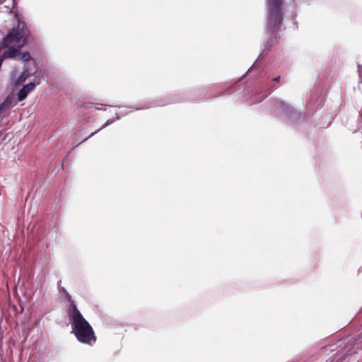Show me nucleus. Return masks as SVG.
Masks as SVG:
<instances>
[{
    "instance_id": "obj_1",
    "label": "nucleus",
    "mask_w": 362,
    "mask_h": 362,
    "mask_svg": "<svg viewBox=\"0 0 362 362\" xmlns=\"http://www.w3.org/2000/svg\"><path fill=\"white\" fill-rule=\"evenodd\" d=\"M67 315L77 339L83 344L93 346L96 341L93 329L90 323L83 317L76 305L72 303L67 310Z\"/></svg>"
},
{
    "instance_id": "obj_2",
    "label": "nucleus",
    "mask_w": 362,
    "mask_h": 362,
    "mask_svg": "<svg viewBox=\"0 0 362 362\" xmlns=\"http://www.w3.org/2000/svg\"><path fill=\"white\" fill-rule=\"evenodd\" d=\"M268 15L267 30L274 35L281 30L283 22L282 6L283 0H267Z\"/></svg>"
},
{
    "instance_id": "obj_3",
    "label": "nucleus",
    "mask_w": 362,
    "mask_h": 362,
    "mask_svg": "<svg viewBox=\"0 0 362 362\" xmlns=\"http://www.w3.org/2000/svg\"><path fill=\"white\" fill-rule=\"evenodd\" d=\"M275 114L283 119H286L292 123L304 119V114L296 111L292 106L282 100H276L274 103Z\"/></svg>"
},
{
    "instance_id": "obj_4",
    "label": "nucleus",
    "mask_w": 362,
    "mask_h": 362,
    "mask_svg": "<svg viewBox=\"0 0 362 362\" xmlns=\"http://www.w3.org/2000/svg\"><path fill=\"white\" fill-rule=\"evenodd\" d=\"M24 27L25 23L19 22L17 27L13 28L6 36L4 37L2 47H8L10 45H13L18 47H21L24 44L22 39L25 35Z\"/></svg>"
},
{
    "instance_id": "obj_5",
    "label": "nucleus",
    "mask_w": 362,
    "mask_h": 362,
    "mask_svg": "<svg viewBox=\"0 0 362 362\" xmlns=\"http://www.w3.org/2000/svg\"><path fill=\"white\" fill-rule=\"evenodd\" d=\"M35 87V84L33 82L23 86L18 93V101L21 102L25 99L28 95L34 90Z\"/></svg>"
},
{
    "instance_id": "obj_6",
    "label": "nucleus",
    "mask_w": 362,
    "mask_h": 362,
    "mask_svg": "<svg viewBox=\"0 0 362 362\" xmlns=\"http://www.w3.org/2000/svg\"><path fill=\"white\" fill-rule=\"evenodd\" d=\"M21 47H18L15 45H10L8 49L4 52V53L1 54L2 57L4 59H18V56L20 54V49Z\"/></svg>"
},
{
    "instance_id": "obj_7",
    "label": "nucleus",
    "mask_w": 362,
    "mask_h": 362,
    "mask_svg": "<svg viewBox=\"0 0 362 362\" xmlns=\"http://www.w3.org/2000/svg\"><path fill=\"white\" fill-rule=\"evenodd\" d=\"M36 70L35 62L34 60H32L25 64L21 76L24 78L31 76L35 73Z\"/></svg>"
},
{
    "instance_id": "obj_8",
    "label": "nucleus",
    "mask_w": 362,
    "mask_h": 362,
    "mask_svg": "<svg viewBox=\"0 0 362 362\" xmlns=\"http://www.w3.org/2000/svg\"><path fill=\"white\" fill-rule=\"evenodd\" d=\"M61 282L62 281L59 280L57 282V285H58V289H59V292L60 293V294L64 296L69 303H70V306H71L72 303L75 304L74 301H72L71 300V296L69 294V293L66 291V289L64 287H62L60 286L61 284Z\"/></svg>"
},
{
    "instance_id": "obj_9",
    "label": "nucleus",
    "mask_w": 362,
    "mask_h": 362,
    "mask_svg": "<svg viewBox=\"0 0 362 362\" xmlns=\"http://www.w3.org/2000/svg\"><path fill=\"white\" fill-rule=\"evenodd\" d=\"M16 104L17 102L14 101V97L13 95H8L1 105L5 110H7L16 105Z\"/></svg>"
},
{
    "instance_id": "obj_10",
    "label": "nucleus",
    "mask_w": 362,
    "mask_h": 362,
    "mask_svg": "<svg viewBox=\"0 0 362 362\" xmlns=\"http://www.w3.org/2000/svg\"><path fill=\"white\" fill-rule=\"evenodd\" d=\"M18 59L22 60L23 62L28 63L29 62H31L33 59L31 58V56L28 52H25L23 53H21L20 52V54L18 56Z\"/></svg>"
},
{
    "instance_id": "obj_11",
    "label": "nucleus",
    "mask_w": 362,
    "mask_h": 362,
    "mask_svg": "<svg viewBox=\"0 0 362 362\" xmlns=\"http://www.w3.org/2000/svg\"><path fill=\"white\" fill-rule=\"evenodd\" d=\"M114 122H115L114 120L108 119V120L105 122V124H104V125H103V126L100 129H98V131H96V132H93V133L90 135V136H89V137H90V136H93L94 134H95L98 132H99V131H100V130H101L102 129H103V128H105V127H107V126L110 125V124H112Z\"/></svg>"
},
{
    "instance_id": "obj_12",
    "label": "nucleus",
    "mask_w": 362,
    "mask_h": 362,
    "mask_svg": "<svg viewBox=\"0 0 362 362\" xmlns=\"http://www.w3.org/2000/svg\"><path fill=\"white\" fill-rule=\"evenodd\" d=\"M358 78H359V83H362V66H358Z\"/></svg>"
},
{
    "instance_id": "obj_13",
    "label": "nucleus",
    "mask_w": 362,
    "mask_h": 362,
    "mask_svg": "<svg viewBox=\"0 0 362 362\" xmlns=\"http://www.w3.org/2000/svg\"><path fill=\"white\" fill-rule=\"evenodd\" d=\"M266 98H267V95H264L261 96L260 98H258L257 99L254 100L252 103H259V102L262 101L263 100H264Z\"/></svg>"
},
{
    "instance_id": "obj_14",
    "label": "nucleus",
    "mask_w": 362,
    "mask_h": 362,
    "mask_svg": "<svg viewBox=\"0 0 362 362\" xmlns=\"http://www.w3.org/2000/svg\"><path fill=\"white\" fill-rule=\"evenodd\" d=\"M280 78H281V77H280V76H279L275 77L273 79V81H275V82H279L280 81Z\"/></svg>"
},
{
    "instance_id": "obj_15",
    "label": "nucleus",
    "mask_w": 362,
    "mask_h": 362,
    "mask_svg": "<svg viewBox=\"0 0 362 362\" xmlns=\"http://www.w3.org/2000/svg\"><path fill=\"white\" fill-rule=\"evenodd\" d=\"M164 105V104H155L153 106H162Z\"/></svg>"
},
{
    "instance_id": "obj_16",
    "label": "nucleus",
    "mask_w": 362,
    "mask_h": 362,
    "mask_svg": "<svg viewBox=\"0 0 362 362\" xmlns=\"http://www.w3.org/2000/svg\"><path fill=\"white\" fill-rule=\"evenodd\" d=\"M96 105H97V106L95 107V108H96L97 110H100V109H101V108L100 107V106H98V105H99V104H97Z\"/></svg>"
},
{
    "instance_id": "obj_17",
    "label": "nucleus",
    "mask_w": 362,
    "mask_h": 362,
    "mask_svg": "<svg viewBox=\"0 0 362 362\" xmlns=\"http://www.w3.org/2000/svg\"><path fill=\"white\" fill-rule=\"evenodd\" d=\"M6 0H0V4H2Z\"/></svg>"
},
{
    "instance_id": "obj_18",
    "label": "nucleus",
    "mask_w": 362,
    "mask_h": 362,
    "mask_svg": "<svg viewBox=\"0 0 362 362\" xmlns=\"http://www.w3.org/2000/svg\"><path fill=\"white\" fill-rule=\"evenodd\" d=\"M136 110H142L144 109V107H138V108H136Z\"/></svg>"
}]
</instances>
